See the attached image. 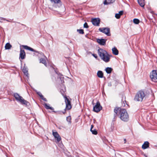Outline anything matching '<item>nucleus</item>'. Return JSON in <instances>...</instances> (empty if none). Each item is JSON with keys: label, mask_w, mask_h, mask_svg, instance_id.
<instances>
[{"label": "nucleus", "mask_w": 157, "mask_h": 157, "mask_svg": "<svg viewBox=\"0 0 157 157\" xmlns=\"http://www.w3.org/2000/svg\"><path fill=\"white\" fill-rule=\"evenodd\" d=\"M114 112L122 121H127L129 120L128 114L125 109L116 107L114 109Z\"/></svg>", "instance_id": "1"}, {"label": "nucleus", "mask_w": 157, "mask_h": 157, "mask_svg": "<svg viewBox=\"0 0 157 157\" xmlns=\"http://www.w3.org/2000/svg\"><path fill=\"white\" fill-rule=\"evenodd\" d=\"M98 54L101 59L106 63L109 62L110 60L109 56L105 50L100 48L98 50Z\"/></svg>", "instance_id": "2"}, {"label": "nucleus", "mask_w": 157, "mask_h": 157, "mask_svg": "<svg viewBox=\"0 0 157 157\" xmlns=\"http://www.w3.org/2000/svg\"><path fill=\"white\" fill-rule=\"evenodd\" d=\"M145 96V95L143 91H139L136 94L134 100L137 101H142Z\"/></svg>", "instance_id": "3"}, {"label": "nucleus", "mask_w": 157, "mask_h": 157, "mask_svg": "<svg viewBox=\"0 0 157 157\" xmlns=\"http://www.w3.org/2000/svg\"><path fill=\"white\" fill-rule=\"evenodd\" d=\"M14 95V97L16 100L21 104L26 105L29 104V102L28 101L24 99L22 97L20 96L18 94L15 93Z\"/></svg>", "instance_id": "4"}, {"label": "nucleus", "mask_w": 157, "mask_h": 157, "mask_svg": "<svg viewBox=\"0 0 157 157\" xmlns=\"http://www.w3.org/2000/svg\"><path fill=\"white\" fill-rule=\"evenodd\" d=\"M150 77L151 80L155 82H157V71L153 70L150 73Z\"/></svg>", "instance_id": "5"}, {"label": "nucleus", "mask_w": 157, "mask_h": 157, "mask_svg": "<svg viewBox=\"0 0 157 157\" xmlns=\"http://www.w3.org/2000/svg\"><path fill=\"white\" fill-rule=\"evenodd\" d=\"M102 109V107L101 106L99 101H98L96 105L93 108L94 111L96 112H98Z\"/></svg>", "instance_id": "6"}, {"label": "nucleus", "mask_w": 157, "mask_h": 157, "mask_svg": "<svg viewBox=\"0 0 157 157\" xmlns=\"http://www.w3.org/2000/svg\"><path fill=\"white\" fill-rule=\"evenodd\" d=\"M52 2H54L55 4L53 6L56 8H60L62 6L60 0H50Z\"/></svg>", "instance_id": "7"}, {"label": "nucleus", "mask_w": 157, "mask_h": 157, "mask_svg": "<svg viewBox=\"0 0 157 157\" xmlns=\"http://www.w3.org/2000/svg\"><path fill=\"white\" fill-rule=\"evenodd\" d=\"M99 30L105 34L107 36H110V29L108 28H100L99 29Z\"/></svg>", "instance_id": "8"}, {"label": "nucleus", "mask_w": 157, "mask_h": 157, "mask_svg": "<svg viewBox=\"0 0 157 157\" xmlns=\"http://www.w3.org/2000/svg\"><path fill=\"white\" fill-rule=\"evenodd\" d=\"M65 101L66 104V108L68 110L70 109L71 108V102L67 97H65Z\"/></svg>", "instance_id": "9"}, {"label": "nucleus", "mask_w": 157, "mask_h": 157, "mask_svg": "<svg viewBox=\"0 0 157 157\" xmlns=\"http://www.w3.org/2000/svg\"><path fill=\"white\" fill-rule=\"evenodd\" d=\"M53 135L55 137V138L57 140V143L59 142L61 140V138L60 136L57 132H53Z\"/></svg>", "instance_id": "10"}, {"label": "nucleus", "mask_w": 157, "mask_h": 157, "mask_svg": "<svg viewBox=\"0 0 157 157\" xmlns=\"http://www.w3.org/2000/svg\"><path fill=\"white\" fill-rule=\"evenodd\" d=\"M91 22L93 25L95 26H98L100 22V19L98 18L92 19Z\"/></svg>", "instance_id": "11"}, {"label": "nucleus", "mask_w": 157, "mask_h": 157, "mask_svg": "<svg viewBox=\"0 0 157 157\" xmlns=\"http://www.w3.org/2000/svg\"><path fill=\"white\" fill-rule=\"evenodd\" d=\"M97 40V42L101 45H104L105 44L106 40L105 39H98Z\"/></svg>", "instance_id": "12"}, {"label": "nucleus", "mask_w": 157, "mask_h": 157, "mask_svg": "<svg viewBox=\"0 0 157 157\" xmlns=\"http://www.w3.org/2000/svg\"><path fill=\"white\" fill-rule=\"evenodd\" d=\"M25 54L24 51L21 49L20 51V57L21 58V59H25Z\"/></svg>", "instance_id": "13"}, {"label": "nucleus", "mask_w": 157, "mask_h": 157, "mask_svg": "<svg viewBox=\"0 0 157 157\" xmlns=\"http://www.w3.org/2000/svg\"><path fill=\"white\" fill-rule=\"evenodd\" d=\"M138 2L142 7H144L145 5L144 0H137Z\"/></svg>", "instance_id": "14"}, {"label": "nucleus", "mask_w": 157, "mask_h": 157, "mask_svg": "<svg viewBox=\"0 0 157 157\" xmlns=\"http://www.w3.org/2000/svg\"><path fill=\"white\" fill-rule=\"evenodd\" d=\"M149 143L147 141L145 142L142 146V148L143 149H145L149 147Z\"/></svg>", "instance_id": "15"}, {"label": "nucleus", "mask_w": 157, "mask_h": 157, "mask_svg": "<svg viewBox=\"0 0 157 157\" xmlns=\"http://www.w3.org/2000/svg\"><path fill=\"white\" fill-rule=\"evenodd\" d=\"M23 48L26 50H28L33 52H35L33 48L26 45H23Z\"/></svg>", "instance_id": "16"}, {"label": "nucleus", "mask_w": 157, "mask_h": 157, "mask_svg": "<svg viewBox=\"0 0 157 157\" xmlns=\"http://www.w3.org/2000/svg\"><path fill=\"white\" fill-rule=\"evenodd\" d=\"M112 51L113 54L117 55L118 54V51L116 48L114 47L112 48Z\"/></svg>", "instance_id": "17"}, {"label": "nucleus", "mask_w": 157, "mask_h": 157, "mask_svg": "<svg viewBox=\"0 0 157 157\" xmlns=\"http://www.w3.org/2000/svg\"><path fill=\"white\" fill-rule=\"evenodd\" d=\"M98 76L100 78H102L103 76V73L101 71H99L97 73Z\"/></svg>", "instance_id": "18"}, {"label": "nucleus", "mask_w": 157, "mask_h": 157, "mask_svg": "<svg viewBox=\"0 0 157 157\" xmlns=\"http://www.w3.org/2000/svg\"><path fill=\"white\" fill-rule=\"evenodd\" d=\"M114 1V0H105L104 2V4L105 5H108L113 3Z\"/></svg>", "instance_id": "19"}, {"label": "nucleus", "mask_w": 157, "mask_h": 157, "mask_svg": "<svg viewBox=\"0 0 157 157\" xmlns=\"http://www.w3.org/2000/svg\"><path fill=\"white\" fill-rule=\"evenodd\" d=\"M123 13V11H120L118 13L115 14V17L119 19L120 18L121 16V15Z\"/></svg>", "instance_id": "20"}, {"label": "nucleus", "mask_w": 157, "mask_h": 157, "mask_svg": "<svg viewBox=\"0 0 157 157\" xmlns=\"http://www.w3.org/2000/svg\"><path fill=\"white\" fill-rule=\"evenodd\" d=\"M105 70L107 74H110L111 73L113 69L111 67H107L105 69Z\"/></svg>", "instance_id": "21"}, {"label": "nucleus", "mask_w": 157, "mask_h": 157, "mask_svg": "<svg viewBox=\"0 0 157 157\" xmlns=\"http://www.w3.org/2000/svg\"><path fill=\"white\" fill-rule=\"evenodd\" d=\"M94 127V126L93 125H91V127L90 128V131L92 132L93 134L94 135H96L97 134V132L95 129L94 130H92V128Z\"/></svg>", "instance_id": "22"}, {"label": "nucleus", "mask_w": 157, "mask_h": 157, "mask_svg": "<svg viewBox=\"0 0 157 157\" xmlns=\"http://www.w3.org/2000/svg\"><path fill=\"white\" fill-rule=\"evenodd\" d=\"M12 47L11 45L9 43H7L5 46V49H9Z\"/></svg>", "instance_id": "23"}, {"label": "nucleus", "mask_w": 157, "mask_h": 157, "mask_svg": "<svg viewBox=\"0 0 157 157\" xmlns=\"http://www.w3.org/2000/svg\"><path fill=\"white\" fill-rule=\"evenodd\" d=\"M37 94L40 96V97L42 100L45 101H47L46 99L44 98L43 96L42 95L41 93L40 92H37Z\"/></svg>", "instance_id": "24"}, {"label": "nucleus", "mask_w": 157, "mask_h": 157, "mask_svg": "<svg viewBox=\"0 0 157 157\" xmlns=\"http://www.w3.org/2000/svg\"><path fill=\"white\" fill-rule=\"evenodd\" d=\"M45 107L47 109H50L51 110H53L54 109V108L51 107L49 106L48 104L45 103L44 104Z\"/></svg>", "instance_id": "25"}, {"label": "nucleus", "mask_w": 157, "mask_h": 157, "mask_svg": "<svg viewBox=\"0 0 157 157\" xmlns=\"http://www.w3.org/2000/svg\"><path fill=\"white\" fill-rule=\"evenodd\" d=\"M23 71L25 75L27 76H28V71L27 69L25 68L24 67L23 69Z\"/></svg>", "instance_id": "26"}, {"label": "nucleus", "mask_w": 157, "mask_h": 157, "mask_svg": "<svg viewBox=\"0 0 157 157\" xmlns=\"http://www.w3.org/2000/svg\"><path fill=\"white\" fill-rule=\"evenodd\" d=\"M40 62L43 63L45 66H46V62L45 60L43 59H40Z\"/></svg>", "instance_id": "27"}, {"label": "nucleus", "mask_w": 157, "mask_h": 157, "mask_svg": "<svg viewBox=\"0 0 157 157\" xmlns=\"http://www.w3.org/2000/svg\"><path fill=\"white\" fill-rule=\"evenodd\" d=\"M133 22L135 24H138L140 22V21L139 19H134L133 20Z\"/></svg>", "instance_id": "28"}, {"label": "nucleus", "mask_w": 157, "mask_h": 157, "mask_svg": "<svg viewBox=\"0 0 157 157\" xmlns=\"http://www.w3.org/2000/svg\"><path fill=\"white\" fill-rule=\"evenodd\" d=\"M71 116H69L67 117V121L70 123H71Z\"/></svg>", "instance_id": "29"}, {"label": "nucleus", "mask_w": 157, "mask_h": 157, "mask_svg": "<svg viewBox=\"0 0 157 157\" xmlns=\"http://www.w3.org/2000/svg\"><path fill=\"white\" fill-rule=\"evenodd\" d=\"M77 31L80 34H83L84 33L83 30L82 29H78Z\"/></svg>", "instance_id": "30"}, {"label": "nucleus", "mask_w": 157, "mask_h": 157, "mask_svg": "<svg viewBox=\"0 0 157 157\" xmlns=\"http://www.w3.org/2000/svg\"><path fill=\"white\" fill-rule=\"evenodd\" d=\"M84 27L86 28H88V25L87 24L86 22L84 24Z\"/></svg>", "instance_id": "31"}, {"label": "nucleus", "mask_w": 157, "mask_h": 157, "mask_svg": "<svg viewBox=\"0 0 157 157\" xmlns=\"http://www.w3.org/2000/svg\"><path fill=\"white\" fill-rule=\"evenodd\" d=\"M92 55L93 56H94L95 58H97L98 57V56L97 54H92Z\"/></svg>", "instance_id": "32"}, {"label": "nucleus", "mask_w": 157, "mask_h": 157, "mask_svg": "<svg viewBox=\"0 0 157 157\" xmlns=\"http://www.w3.org/2000/svg\"><path fill=\"white\" fill-rule=\"evenodd\" d=\"M49 8L51 10H54L53 8L52 7V6H49Z\"/></svg>", "instance_id": "33"}, {"label": "nucleus", "mask_w": 157, "mask_h": 157, "mask_svg": "<svg viewBox=\"0 0 157 157\" xmlns=\"http://www.w3.org/2000/svg\"><path fill=\"white\" fill-rule=\"evenodd\" d=\"M124 143H125L126 141V140L125 139H124Z\"/></svg>", "instance_id": "34"}, {"label": "nucleus", "mask_w": 157, "mask_h": 157, "mask_svg": "<svg viewBox=\"0 0 157 157\" xmlns=\"http://www.w3.org/2000/svg\"><path fill=\"white\" fill-rule=\"evenodd\" d=\"M2 19L3 20H5V19L4 18H2Z\"/></svg>", "instance_id": "35"}]
</instances>
